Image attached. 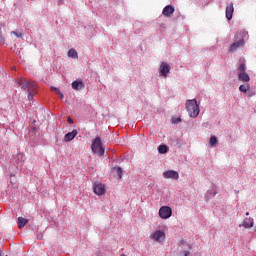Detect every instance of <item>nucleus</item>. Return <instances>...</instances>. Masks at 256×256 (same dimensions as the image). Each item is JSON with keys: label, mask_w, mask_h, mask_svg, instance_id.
Here are the masks:
<instances>
[{"label": "nucleus", "mask_w": 256, "mask_h": 256, "mask_svg": "<svg viewBox=\"0 0 256 256\" xmlns=\"http://www.w3.org/2000/svg\"><path fill=\"white\" fill-rule=\"evenodd\" d=\"M247 71V67L245 66V63H241L238 67V73H245Z\"/></svg>", "instance_id": "21"}, {"label": "nucleus", "mask_w": 256, "mask_h": 256, "mask_svg": "<svg viewBox=\"0 0 256 256\" xmlns=\"http://www.w3.org/2000/svg\"><path fill=\"white\" fill-rule=\"evenodd\" d=\"M19 87L28 93V100L31 101L37 95V83L21 77L18 81Z\"/></svg>", "instance_id": "1"}, {"label": "nucleus", "mask_w": 256, "mask_h": 256, "mask_svg": "<svg viewBox=\"0 0 256 256\" xmlns=\"http://www.w3.org/2000/svg\"><path fill=\"white\" fill-rule=\"evenodd\" d=\"M239 227H244L245 229H251V227H253V219L245 218L242 224H239Z\"/></svg>", "instance_id": "14"}, {"label": "nucleus", "mask_w": 256, "mask_h": 256, "mask_svg": "<svg viewBox=\"0 0 256 256\" xmlns=\"http://www.w3.org/2000/svg\"><path fill=\"white\" fill-rule=\"evenodd\" d=\"M52 90L55 91L58 95V97H60V99H63V93H61V91L59 90V88H55V87H52Z\"/></svg>", "instance_id": "23"}, {"label": "nucleus", "mask_w": 256, "mask_h": 256, "mask_svg": "<svg viewBox=\"0 0 256 256\" xmlns=\"http://www.w3.org/2000/svg\"><path fill=\"white\" fill-rule=\"evenodd\" d=\"M164 179H173L174 181L179 180V172L175 170H168L163 172Z\"/></svg>", "instance_id": "6"}, {"label": "nucleus", "mask_w": 256, "mask_h": 256, "mask_svg": "<svg viewBox=\"0 0 256 256\" xmlns=\"http://www.w3.org/2000/svg\"><path fill=\"white\" fill-rule=\"evenodd\" d=\"M189 255H190L189 251H183L182 252V256H189Z\"/></svg>", "instance_id": "26"}, {"label": "nucleus", "mask_w": 256, "mask_h": 256, "mask_svg": "<svg viewBox=\"0 0 256 256\" xmlns=\"http://www.w3.org/2000/svg\"><path fill=\"white\" fill-rule=\"evenodd\" d=\"M186 109L190 117L195 119V117L199 116V104H197L196 99L188 100L186 102Z\"/></svg>", "instance_id": "2"}, {"label": "nucleus", "mask_w": 256, "mask_h": 256, "mask_svg": "<svg viewBox=\"0 0 256 256\" xmlns=\"http://www.w3.org/2000/svg\"><path fill=\"white\" fill-rule=\"evenodd\" d=\"M0 44H1V45H5V38H4V36H3L2 32H1V30H0Z\"/></svg>", "instance_id": "25"}, {"label": "nucleus", "mask_w": 256, "mask_h": 256, "mask_svg": "<svg viewBox=\"0 0 256 256\" xmlns=\"http://www.w3.org/2000/svg\"><path fill=\"white\" fill-rule=\"evenodd\" d=\"M209 143L211 147H215V145H217V137L211 136Z\"/></svg>", "instance_id": "22"}, {"label": "nucleus", "mask_w": 256, "mask_h": 256, "mask_svg": "<svg viewBox=\"0 0 256 256\" xmlns=\"http://www.w3.org/2000/svg\"><path fill=\"white\" fill-rule=\"evenodd\" d=\"M238 81H242L243 83H249L251 81V77L247 72L238 73Z\"/></svg>", "instance_id": "12"}, {"label": "nucleus", "mask_w": 256, "mask_h": 256, "mask_svg": "<svg viewBox=\"0 0 256 256\" xmlns=\"http://www.w3.org/2000/svg\"><path fill=\"white\" fill-rule=\"evenodd\" d=\"M91 149L93 153H95L96 155H99L100 157H102V155H105V148H103V144L101 143L100 137L95 138V140L91 145Z\"/></svg>", "instance_id": "3"}, {"label": "nucleus", "mask_w": 256, "mask_h": 256, "mask_svg": "<svg viewBox=\"0 0 256 256\" xmlns=\"http://www.w3.org/2000/svg\"><path fill=\"white\" fill-rule=\"evenodd\" d=\"M113 171L116 172L119 179H121L123 177V169H121V167H114Z\"/></svg>", "instance_id": "20"}, {"label": "nucleus", "mask_w": 256, "mask_h": 256, "mask_svg": "<svg viewBox=\"0 0 256 256\" xmlns=\"http://www.w3.org/2000/svg\"><path fill=\"white\" fill-rule=\"evenodd\" d=\"M68 57H72V59H77V57H79V55L77 54V50L70 49L68 51Z\"/></svg>", "instance_id": "17"}, {"label": "nucleus", "mask_w": 256, "mask_h": 256, "mask_svg": "<svg viewBox=\"0 0 256 256\" xmlns=\"http://www.w3.org/2000/svg\"><path fill=\"white\" fill-rule=\"evenodd\" d=\"M239 91L241 93H247L249 91V84H242L239 86Z\"/></svg>", "instance_id": "18"}, {"label": "nucleus", "mask_w": 256, "mask_h": 256, "mask_svg": "<svg viewBox=\"0 0 256 256\" xmlns=\"http://www.w3.org/2000/svg\"><path fill=\"white\" fill-rule=\"evenodd\" d=\"M173 13H175V8L171 5H167L162 11V15H164V17H171Z\"/></svg>", "instance_id": "11"}, {"label": "nucleus", "mask_w": 256, "mask_h": 256, "mask_svg": "<svg viewBox=\"0 0 256 256\" xmlns=\"http://www.w3.org/2000/svg\"><path fill=\"white\" fill-rule=\"evenodd\" d=\"M158 215L161 219H169L173 215V210L169 206H162L159 209Z\"/></svg>", "instance_id": "4"}, {"label": "nucleus", "mask_w": 256, "mask_h": 256, "mask_svg": "<svg viewBox=\"0 0 256 256\" xmlns=\"http://www.w3.org/2000/svg\"><path fill=\"white\" fill-rule=\"evenodd\" d=\"M233 13H235V8L233 7V3H230L226 7V19H228V21L233 19Z\"/></svg>", "instance_id": "10"}, {"label": "nucleus", "mask_w": 256, "mask_h": 256, "mask_svg": "<svg viewBox=\"0 0 256 256\" xmlns=\"http://www.w3.org/2000/svg\"><path fill=\"white\" fill-rule=\"evenodd\" d=\"M67 122L70 123V124H73L72 118H71V117H68V118H67Z\"/></svg>", "instance_id": "27"}, {"label": "nucleus", "mask_w": 256, "mask_h": 256, "mask_svg": "<svg viewBox=\"0 0 256 256\" xmlns=\"http://www.w3.org/2000/svg\"><path fill=\"white\" fill-rule=\"evenodd\" d=\"M17 223H18V229H23V227H25V225L29 223V220L23 217H18Z\"/></svg>", "instance_id": "16"}, {"label": "nucleus", "mask_w": 256, "mask_h": 256, "mask_svg": "<svg viewBox=\"0 0 256 256\" xmlns=\"http://www.w3.org/2000/svg\"><path fill=\"white\" fill-rule=\"evenodd\" d=\"M12 35H15L18 39H21L23 37V34L21 32L13 31Z\"/></svg>", "instance_id": "24"}, {"label": "nucleus", "mask_w": 256, "mask_h": 256, "mask_svg": "<svg viewBox=\"0 0 256 256\" xmlns=\"http://www.w3.org/2000/svg\"><path fill=\"white\" fill-rule=\"evenodd\" d=\"M246 217H249V212H246Z\"/></svg>", "instance_id": "29"}, {"label": "nucleus", "mask_w": 256, "mask_h": 256, "mask_svg": "<svg viewBox=\"0 0 256 256\" xmlns=\"http://www.w3.org/2000/svg\"><path fill=\"white\" fill-rule=\"evenodd\" d=\"M245 45V40L244 39H240L237 42H234L231 44L230 48H229V52L233 53L235 51H237V49L243 47Z\"/></svg>", "instance_id": "9"}, {"label": "nucleus", "mask_w": 256, "mask_h": 256, "mask_svg": "<svg viewBox=\"0 0 256 256\" xmlns=\"http://www.w3.org/2000/svg\"><path fill=\"white\" fill-rule=\"evenodd\" d=\"M158 151L163 155L169 151V148H167V145H160Z\"/></svg>", "instance_id": "19"}, {"label": "nucleus", "mask_w": 256, "mask_h": 256, "mask_svg": "<svg viewBox=\"0 0 256 256\" xmlns=\"http://www.w3.org/2000/svg\"><path fill=\"white\" fill-rule=\"evenodd\" d=\"M150 239L156 241L157 243H163V241H165V232L157 230L152 235H150Z\"/></svg>", "instance_id": "5"}, {"label": "nucleus", "mask_w": 256, "mask_h": 256, "mask_svg": "<svg viewBox=\"0 0 256 256\" xmlns=\"http://www.w3.org/2000/svg\"><path fill=\"white\" fill-rule=\"evenodd\" d=\"M77 130H73L72 132H68L65 136H64V141L66 143H69V141H73L75 137H77Z\"/></svg>", "instance_id": "13"}, {"label": "nucleus", "mask_w": 256, "mask_h": 256, "mask_svg": "<svg viewBox=\"0 0 256 256\" xmlns=\"http://www.w3.org/2000/svg\"><path fill=\"white\" fill-rule=\"evenodd\" d=\"M175 123H181V118H177V120L175 121Z\"/></svg>", "instance_id": "28"}, {"label": "nucleus", "mask_w": 256, "mask_h": 256, "mask_svg": "<svg viewBox=\"0 0 256 256\" xmlns=\"http://www.w3.org/2000/svg\"><path fill=\"white\" fill-rule=\"evenodd\" d=\"M85 88V84L83 83V81H74L72 82V89H74V91H81V89Z\"/></svg>", "instance_id": "15"}, {"label": "nucleus", "mask_w": 256, "mask_h": 256, "mask_svg": "<svg viewBox=\"0 0 256 256\" xmlns=\"http://www.w3.org/2000/svg\"><path fill=\"white\" fill-rule=\"evenodd\" d=\"M159 71L162 77H167V75L171 73V66L165 62H162L160 64Z\"/></svg>", "instance_id": "7"}, {"label": "nucleus", "mask_w": 256, "mask_h": 256, "mask_svg": "<svg viewBox=\"0 0 256 256\" xmlns=\"http://www.w3.org/2000/svg\"><path fill=\"white\" fill-rule=\"evenodd\" d=\"M93 191L96 195H105L106 190H105V185L102 183H94L93 185Z\"/></svg>", "instance_id": "8"}, {"label": "nucleus", "mask_w": 256, "mask_h": 256, "mask_svg": "<svg viewBox=\"0 0 256 256\" xmlns=\"http://www.w3.org/2000/svg\"><path fill=\"white\" fill-rule=\"evenodd\" d=\"M189 249H191V246H189Z\"/></svg>", "instance_id": "30"}]
</instances>
